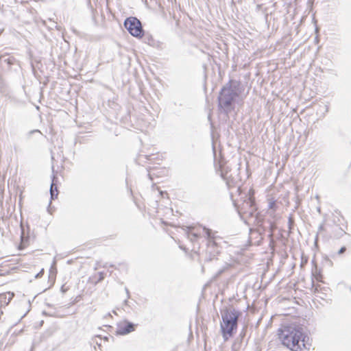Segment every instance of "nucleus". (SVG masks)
<instances>
[{
  "label": "nucleus",
  "instance_id": "2eb2a0df",
  "mask_svg": "<svg viewBox=\"0 0 351 351\" xmlns=\"http://www.w3.org/2000/svg\"><path fill=\"white\" fill-rule=\"evenodd\" d=\"M346 247H342L339 250V251L338 254H341L344 253V252H346Z\"/></svg>",
  "mask_w": 351,
  "mask_h": 351
},
{
  "label": "nucleus",
  "instance_id": "f8f14e48",
  "mask_svg": "<svg viewBox=\"0 0 351 351\" xmlns=\"http://www.w3.org/2000/svg\"><path fill=\"white\" fill-rule=\"evenodd\" d=\"M199 234V232L197 230H195V229H193L190 231L189 232V235L190 236H193L194 237H197Z\"/></svg>",
  "mask_w": 351,
  "mask_h": 351
},
{
  "label": "nucleus",
  "instance_id": "dca6fc26",
  "mask_svg": "<svg viewBox=\"0 0 351 351\" xmlns=\"http://www.w3.org/2000/svg\"><path fill=\"white\" fill-rule=\"evenodd\" d=\"M7 62L10 64H11L12 63V60L11 58H8L6 60Z\"/></svg>",
  "mask_w": 351,
  "mask_h": 351
},
{
  "label": "nucleus",
  "instance_id": "ddd939ff",
  "mask_svg": "<svg viewBox=\"0 0 351 351\" xmlns=\"http://www.w3.org/2000/svg\"><path fill=\"white\" fill-rule=\"evenodd\" d=\"M56 275V271L55 268H51L50 270V277L54 280Z\"/></svg>",
  "mask_w": 351,
  "mask_h": 351
},
{
  "label": "nucleus",
  "instance_id": "f257e3e1",
  "mask_svg": "<svg viewBox=\"0 0 351 351\" xmlns=\"http://www.w3.org/2000/svg\"><path fill=\"white\" fill-rule=\"evenodd\" d=\"M280 343L291 351H302L306 338L304 328L297 319L282 323L277 330Z\"/></svg>",
  "mask_w": 351,
  "mask_h": 351
},
{
  "label": "nucleus",
  "instance_id": "4468645a",
  "mask_svg": "<svg viewBox=\"0 0 351 351\" xmlns=\"http://www.w3.org/2000/svg\"><path fill=\"white\" fill-rule=\"evenodd\" d=\"M44 274V269H42L40 271L36 276V278H40Z\"/></svg>",
  "mask_w": 351,
  "mask_h": 351
},
{
  "label": "nucleus",
  "instance_id": "20e7f679",
  "mask_svg": "<svg viewBox=\"0 0 351 351\" xmlns=\"http://www.w3.org/2000/svg\"><path fill=\"white\" fill-rule=\"evenodd\" d=\"M19 263V258L16 257L0 259V276L8 275L17 269Z\"/></svg>",
  "mask_w": 351,
  "mask_h": 351
},
{
  "label": "nucleus",
  "instance_id": "f3484780",
  "mask_svg": "<svg viewBox=\"0 0 351 351\" xmlns=\"http://www.w3.org/2000/svg\"><path fill=\"white\" fill-rule=\"evenodd\" d=\"M203 230L206 231L208 236L210 237V232L209 230H206L205 228H204Z\"/></svg>",
  "mask_w": 351,
  "mask_h": 351
},
{
  "label": "nucleus",
  "instance_id": "423d86ee",
  "mask_svg": "<svg viewBox=\"0 0 351 351\" xmlns=\"http://www.w3.org/2000/svg\"><path fill=\"white\" fill-rule=\"evenodd\" d=\"M15 294L12 291H6L0 293V308L8 306L14 297Z\"/></svg>",
  "mask_w": 351,
  "mask_h": 351
},
{
  "label": "nucleus",
  "instance_id": "9d476101",
  "mask_svg": "<svg viewBox=\"0 0 351 351\" xmlns=\"http://www.w3.org/2000/svg\"><path fill=\"white\" fill-rule=\"evenodd\" d=\"M269 209L275 210L276 208V202L274 199L269 200Z\"/></svg>",
  "mask_w": 351,
  "mask_h": 351
},
{
  "label": "nucleus",
  "instance_id": "6e6552de",
  "mask_svg": "<svg viewBox=\"0 0 351 351\" xmlns=\"http://www.w3.org/2000/svg\"><path fill=\"white\" fill-rule=\"evenodd\" d=\"M50 193H51L52 199L56 198L58 197V187L53 183H52L51 185Z\"/></svg>",
  "mask_w": 351,
  "mask_h": 351
},
{
  "label": "nucleus",
  "instance_id": "f03ea898",
  "mask_svg": "<svg viewBox=\"0 0 351 351\" xmlns=\"http://www.w3.org/2000/svg\"><path fill=\"white\" fill-rule=\"evenodd\" d=\"M240 315L241 313L234 308H226L222 313L221 330L225 341L232 337L234 331L237 330Z\"/></svg>",
  "mask_w": 351,
  "mask_h": 351
},
{
  "label": "nucleus",
  "instance_id": "7ed1b4c3",
  "mask_svg": "<svg viewBox=\"0 0 351 351\" xmlns=\"http://www.w3.org/2000/svg\"><path fill=\"white\" fill-rule=\"evenodd\" d=\"M124 26L128 32L135 38L141 39L145 35L141 22L136 17L127 18L124 21Z\"/></svg>",
  "mask_w": 351,
  "mask_h": 351
},
{
  "label": "nucleus",
  "instance_id": "0eeeda50",
  "mask_svg": "<svg viewBox=\"0 0 351 351\" xmlns=\"http://www.w3.org/2000/svg\"><path fill=\"white\" fill-rule=\"evenodd\" d=\"M93 341L98 346L99 348L101 349L102 346V343L108 342V337H101L100 335L95 336L93 338Z\"/></svg>",
  "mask_w": 351,
  "mask_h": 351
},
{
  "label": "nucleus",
  "instance_id": "39448f33",
  "mask_svg": "<svg viewBox=\"0 0 351 351\" xmlns=\"http://www.w3.org/2000/svg\"><path fill=\"white\" fill-rule=\"evenodd\" d=\"M135 328V324L127 320H122L117 325L116 334L119 335H125L134 331Z\"/></svg>",
  "mask_w": 351,
  "mask_h": 351
},
{
  "label": "nucleus",
  "instance_id": "1a4fd4ad",
  "mask_svg": "<svg viewBox=\"0 0 351 351\" xmlns=\"http://www.w3.org/2000/svg\"><path fill=\"white\" fill-rule=\"evenodd\" d=\"M28 245V240L27 239H24L23 237L21 238V244L19 246V250H23Z\"/></svg>",
  "mask_w": 351,
  "mask_h": 351
},
{
  "label": "nucleus",
  "instance_id": "9b49d317",
  "mask_svg": "<svg viewBox=\"0 0 351 351\" xmlns=\"http://www.w3.org/2000/svg\"><path fill=\"white\" fill-rule=\"evenodd\" d=\"M250 197L249 198V200L250 202L251 205L252 206L255 203V199L254 197V191L253 190H250Z\"/></svg>",
  "mask_w": 351,
  "mask_h": 351
}]
</instances>
